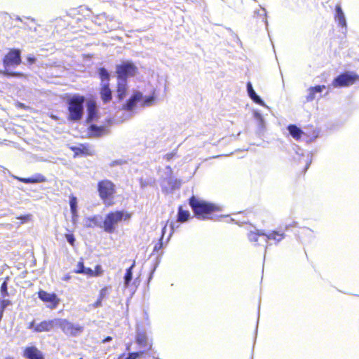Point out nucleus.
<instances>
[{
    "instance_id": "obj_1",
    "label": "nucleus",
    "mask_w": 359,
    "mask_h": 359,
    "mask_svg": "<svg viewBox=\"0 0 359 359\" xmlns=\"http://www.w3.org/2000/svg\"><path fill=\"white\" fill-rule=\"evenodd\" d=\"M4 69L1 74L6 77L25 78L26 74L21 72L10 71L11 68H15L22 63L21 51L18 48H11L5 54L2 59Z\"/></svg>"
},
{
    "instance_id": "obj_2",
    "label": "nucleus",
    "mask_w": 359,
    "mask_h": 359,
    "mask_svg": "<svg viewBox=\"0 0 359 359\" xmlns=\"http://www.w3.org/2000/svg\"><path fill=\"white\" fill-rule=\"evenodd\" d=\"M189 205L191 207L195 215L200 219H210L221 211V208L217 205L200 201L194 196L189 198Z\"/></svg>"
},
{
    "instance_id": "obj_3",
    "label": "nucleus",
    "mask_w": 359,
    "mask_h": 359,
    "mask_svg": "<svg viewBox=\"0 0 359 359\" xmlns=\"http://www.w3.org/2000/svg\"><path fill=\"white\" fill-rule=\"evenodd\" d=\"M65 97H67V119L73 122L80 121L83 114V104L86 100L85 97L79 94H74L72 96L66 95Z\"/></svg>"
},
{
    "instance_id": "obj_4",
    "label": "nucleus",
    "mask_w": 359,
    "mask_h": 359,
    "mask_svg": "<svg viewBox=\"0 0 359 359\" xmlns=\"http://www.w3.org/2000/svg\"><path fill=\"white\" fill-rule=\"evenodd\" d=\"M97 191L99 198L106 207H111L115 204V195L116 187L115 184L107 179L98 181Z\"/></svg>"
},
{
    "instance_id": "obj_5",
    "label": "nucleus",
    "mask_w": 359,
    "mask_h": 359,
    "mask_svg": "<svg viewBox=\"0 0 359 359\" xmlns=\"http://www.w3.org/2000/svg\"><path fill=\"white\" fill-rule=\"evenodd\" d=\"M131 213L124 210L109 212L104 217L102 228L108 233L115 232L116 225L122 220L126 221L131 218Z\"/></svg>"
},
{
    "instance_id": "obj_6",
    "label": "nucleus",
    "mask_w": 359,
    "mask_h": 359,
    "mask_svg": "<svg viewBox=\"0 0 359 359\" xmlns=\"http://www.w3.org/2000/svg\"><path fill=\"white\" fill-rule=\"evenodd\" d=\"M359 81V76L353 72H345L337 76L332 81L334 88L348 87Z\"/></svg>"
},
{
    "instance_id": "obj_7",
    "label": "nucleus",
    "mask_w": 359,
    "mask_h": 359,
    "mask_svg": "<svg viewBox=\"0 0 359 359\" xmlns=\"http://www.w3.org/2000/svg\"><path fill=\"white\" fill-rule=\"evenodd\" d=\"M137 67L132 62H123L116 67L117 79L127 81L128 77H132L137 73Z\"/></svg>"
},
{
    "instance_id": "obj_8",
    "label": "nucleus",
    "mask_w": 359,
    "mask_h": 359,
    "mask_svg": "<svg viewBox=\"0 0 359 359\" xmlns=\"http://www.w3.org/2000/svg\"><path fill=\"white\" fill-rule=\"evenodd\" d=\"M56 327H57V318L42 320L36 325H34V321L33 320L28 325V328L32 329L34 332H50Z\"/></svg>"
},
{
    "instance_id": "obj_9",
    "label": "nucleus",
    "mask_w": 359,
    "mask_h": 359,
    "mask_svg": "<svg viewBox=\"0 0 359 359\" xmlns=\"http://www.w3.org/2000/svg\"><path fill=\"white\" fill-rule=\"evenodd\" d=\"M57 327L65 334L71 336H76L83 331V327L81 325H74L66 319L57 318Z\"/></svg>"
},
{
    "instance_id": "obj_10",
    "label": "nucleus",
    "mask_w": 359,
    "mask_h": 359,
    "mask_svg": "<svg viewBox=\"0 0 359 359\" xmlns=\"http://www.w3.org/2000/svg\"><path fill=\"white\" fill-rule=\"evenodd\" d=\"M135 341L137 346L145 351V353L152 351L153 342L149 339L147 332L143 330H137L135 334Z\"/></svg>"
},
{
    "instance_id": "obj_11",
    "label": "nucleus",
    "mask_w": 359,
    "mask_h": 359,
    "mask_svg": "<svg viewBox=\"0 0 359 359\" xmlns=\"http://www.w3.org/2000/svg\"><path fill=\"white\" fill-rule=\"evenodd\" d=\"M69 149L73 151L74 157H87L95 154L93 147L89 143H80L77 146H69Z\"/></svg>"
},
{
    "instance_id": "obj_12",
    "label": "nucleus",
    "mask_w": 359,
    "mask_h": 359,
    "mask_svg": "<svg viewBox=\"0 0 359 359\" xmlns=\"http://www.w3.org/2000/svg\"><path fill=\"white\" fill-rule=\"evenodd\" d=\"M38 297L42 302L46 304L47 307L50 309H55L60 303V299L53 292L49 293L45 290H40L38 292Z\"/></svg>"
},
{
    "instance_id": "obj_13",
    "label": "nucleus",
    "mask_w": 359,
    "mask_h": 359,
    "mask_svg": "<svg viewBox=\"0 0 359 359\" xmlns=\"http://www.w3.org/2000/svg\"><path fill=\"white\" fill-rule=\"evenodd\" d=\"M22 355L26 359H45L43 353L34 346L25 347Z\"/></svg>"
},
{
    "instance_id": "obj_14",
    "label": "nucleus",
    "mask_w": 359,
    "mask_h": 359,
    "mask_svg": "<svg viewBox=\"0 0 359 359\" xmlns=\"http://www.w3.org/2000/svg\"><path fill=\"white\" fill-rule=\"evenodd\" d=\"M100 95L103 103L107 104L112 100V92L109 83L101 85L100 88Z\"/></svg>"
},
{
    "instance_id": "obj_15",
    "label": "nucleus",
    "mask_w": 359,
    "mask_h": 359,
    "mask_svg": "<svg viewBox=\"0 0 359 359\" xmlns=\"http://www.w3.org/2000/svg\"><path fill=\"white\" fill-rule=\"evenodd\" d=\"M142 99V93L140 91H135L133 95L127 100L123 105V109L126 111H131L136 105V102Z\"/></svg>"
},
{
    "instance_id": "obj_16",
    "label": "nucleus",
    "mask_w": 359,
    "mask_h": 359,
    "mask_svg": "<svg viewBox=\"0 0 359 359\" xmlns=\"http://www.w3.org/2000/svg\"><path fill=\"white\" fill-rule=\"evenodd\" d=\"M88 116L87 121L92 122L97 117V104L94 100H89L87 102Z\"/></svg>"
},
{
    "instance_id": "obj_17",
    "label": "nucleus",
    "mask_w": 359,
    "mask_h": 359,
    "mask_svg": "<svg viewBox=\"0 0 359 359\" xmlns=\"http://www.w3.org/2000/svg\"><path fill=\"white\" fill-rule=\"evenodd\" d=\"M107 133V128L104 126L90 125L88 128L89 137H99Z\"/></svg>"
},
{
    "instance_id": "obj_18",
    "label": "nucleus",
    "mask_w": 359,
    "mask_h": 359,
    "mask_svg": "<svg viewBox=\"0 0 359 359\" xmlns=\"http://www.w3.org/2000/svg\"><path fill=\"white\" fill-rule=\"evenodd\" d=\"M116 92L118 100L122 101L126 97L128 92L127 81L118 80Z\"/></svg>"
},
{
    "instance_id": "obj_19",
    "label": "nucleus",
    "mask_w": 359,
    "mask_h": 359,
    "mask_svg": "<svg viewBox=\"0 0 359 359\" xmlns=\"http://www.w3.org/2000/svg\"><path fill=\"white\" fill-rule=\"evenodd\" d=\"M17 180L19 182L25 183V184H36V183H41L47 181L46 177L42 174H36L31 177H17Z\"/></svg>"
},
{
    "instance_id": "obj_20",
    "label": "nucleus",
    "mask_w": 359,
    "mask_h": 359,
    "mask_svg": "<svg viewBox=\"0 0 359 359\" xmlns=\"http://www.w3.org/2000/svg\"><path fill=\"white\" fill-rule=\"evenodd\" d=\"M311 164V160L308 157H299L294 161V165L300 172L304 173Z\"/></svg>"
},
{
    "instance_id": "obj_21",
    "label": "nucleus",
    "mask_w": 359,
    "mask_h": 359,
    "mask_svg": "<svg viewBox=\"0 0 359 359\" xmlns=\"http://www.w3.org/2000/svg\"><path fill=\"white\" fill-rule=\"evenodd\" d=\"M290 135L296 140H299L303 135L309 136L306 133L298 128L296 125L290 124L287 126Z\"/></svg>"
},
{
    "instance_id": "obj_22",
    "label": "nucleus",
    "mask_w": 359,
    "mask_h": 359,
    "mask_svg": "<svg viewBox=\"0 0 359 359\" xmlns=\"http://www.w3.org/2000/svg\"><path fill=\"white\" fill-rule=\"evenodd\" d=\"M325 89V86L318 85L313 87H310L308 89V95L306 96V102H311L316 98V93H320Z\"/></svg>"
},
{
    "instance_id": "obj_23",
    "label": "nucleus",
    "mask_w": 359,
    "mask_h": 359,
    "mask_svg": "<svg viewBox=\"0 0 359 359\" xmlns=\"http://www.w3.org/2000/svg\"><path fill=\"white\" fill-rule=\"evenodd\" d=\"M262 236H264L266 240H272L276 243H278L285 238L284 232L280 231H272L269 233H262Z\"/></svg>"
},
{
    "instance_id": "obj_24",
    "label": "nucleus",
    "mask_w": 359,
    "mask_h": 359,
    "mask_svg": "<svg viewBox=\"0 0 359 359\" xmlns=\"http://www.w3.org/2000/svg\"><path fill=\"white\" fill-rule=\"evenodd\" d=\"M336 13L334 15V20L338 22L339 25L342 27H346V21L345 15L339 4L335 6Z\"/></svg>"
},
{
    "instance_id": "obj_25",
    "label": "nucleus",
    "mask_w": 359,
    "mask_h": 359,
    "mask_svg": "<svg viewBox=\"0 0 359 359\" xmlns=\"http://www.w3.org/2000/svg\"><path fill=\"white\" fill-rule=\"evenodd\" d=\"M247 90L249 97L253 100V102L258 104H263L262 100L256 94L250 81L247 83Z\"/></svg>"
},
{
    "instance_id": "obj_26",
    "label": "nucleus",
    "mask_w": 359,
    "mask_h": 359,
    "mask_svg": "<svg viewBox=\"0 0 359 359\" xmlns=\"http://www.w3.org/2000/svg\"><path fill=\"white\" fill-rule=\"evenodd\" d=\"M189 211L184 210L182 206H180L178 208L177 222L181 223L185 222L189 219Z\"/></svg>"
},
{
    "instance_id": "obj_27",
    "label": "nucleus",
    "mask_w": 359,
    "mask_h": 359,
    "mask_svg": "<svg viewBox=\"0 0 359 359\" xmlns=\"http://www.w3.org/2000/svg\"><path fill=\"white\" fill-rule=\"evenodd\" d=\"M88 271V276L89 277H97L100 276L103 274L104 270L102 269V267L101 265L97 264L95 266L94 270L89 268V270Z\"/></svg>"
},
{
    "instance_id": "obj_28",
    "label": "nucleus",
    "mask_w": 359,
    "mask_h": 359,
    "mask_svg": "<svg viewBox=\"0 0 359 359\" xmlns=\"http://www.w3.org/2000/svg\"><path fill=\"white\" fill-rule=\"evenodd\" d=\"M89 270V268H86L84 266V262L83 258H80V260L79 261L77 264V267L74 270V273L77 274H85L88 276V271Z\"/></svg>"
},
{
    "instance_id": "obj_29",
    "label": "nucleus",
    "mask_w": 359,
    "mask_h": 359,
    "mask_svg": "<svg viewBox=\"0 0 359 359\" xmlns=\"http://www.w3.org/2000/svg\"><path fill=\"white\" fill-rule=\"evenodd\" d=\"M70 210L73 216L77 214V198L74 195L69 196Z\"/></svg>"
},
{
    "instance_id": "obj_30",
    "label": "nucleus",
    "mask_w": 359,
    "mask_h": 359,
    "mask_svg": "<svg viewBox=\"0 0 359 359\" xmlns=\"http://www.w3.org/2000/svg\"><path fill=\"white\" fill-rule=\"evenodd\" d=\"M98 74L101 81H107V83H109V81L110 80V75L104 67L99 68Z\"/></svg>"
},
{
    "instance_id": "obj_31",
    "label": "nucleus",
    "mask_w": 359,
    "mask_h": 359,
    "mask_svg": "<svg viewBox=\"0 0 359 359\" xmlns=\"http://www.w3.org/2000/svg\"><path fill=\"white\" fill-rule=\"evenodd\" d=\"M134 266H135V262L128 269H126V272L124 276V282H125V285L126 286L129 285V284L133 278L132 270H133V268L134 267Z\"/></svg>"
},
{
    "instance_id": "obj_32",
    "label": "nucleus",
    "mask_w": 359,
    "mask_h": 359,
    "mask_svg": "<svg viewBox=\"0 0 359 359\" xmlns=\"http://www.w3.org/2000/svg\"><path fill=\"white\" fill-rule=\"evenodd\" d=\"M9 280V277H6L4 281L1 283L0 291L1 295L2 297H6L8 296V280Z\"/></svg>"
},
{
    "instance_id": "obj_33",
    "label": "nucleus",
    "mask_w": 359,
    "mask_h": 359,
    "mask_svg": "<svg viewBox=\"0 0 359 359\" xmlns=\"http://www.w3.org/2000/svg\"><path fill=\"white\" fill-rule=\"evenodd\" d=\"M262 233H263L251 231L248 236V240L252 243H257L259 241V237L263 236Z\"/></svg>"
},
{
    "instance_id": "obj_34",
    "label": "nucleus",
    "mask_w": 359,
    "mask_h": 359,
    "mask_svg": "<svg viewBox=\"0 0 359 359\" xmlns=\"http://www.w3.org/2000/svg\"><path fill=\"white\" fill-rule=\"evenodd\" d=\"M145 354V351H140L136 352L129 353L128 357L126 359H139L142 355ZM121 356L118 359H121Z\"/></svg>"
},
{
    "instance_id": "obj_35",
    "label": "nucleus",
    "mask_w": 359,
    "mask_h": 359,
    "mask_svg": "<svg viewBox=\"0 0 359 359\" xmlns=\"http://www.w3.org/2000/svg\"><path fill=\"white\" fill-rule=\"evenodd\" d=\"M155 102V96L154 95H150L146 97L142 104V107H149L152 105Z\"/></svg>"
},
{
    "instance_id": "obj_36",
    "label": "nucleus",
    "mask_w": 359,
    "mask_h": 359,
    "mask_svg": "<svg viewBox=\"0 0 359 359\" xmlns=\"http://www.w3.org/2000/svg\"><path fill=\"white\" fill-rule=\"evenodd\" d=\"M65 237L72 246H74L76 239L74 235L72 233H66Z\"/></svg>"
},
{
    "instance_id": "obj_37",
    "label": "nucleus",
    "mask_w": 359,
    "mask_h": 359,
    "mask_svg": "<svg viewBox=\"0 0 359 359\" xmlns=\"http://www.w3.org/2000/svg\"><path fill=\"white\" fill-rule=\"evenodd\" d=\"M16 219L22 220V222H27L32 219V215L27 214L25 215H20L16 217Z\"/></svg>"
},
{
    "instance_id": "obj_38",
    "label": "nucleus",
    "mask_w": 359,
    "mask_h": 359,
    "mask_svg": "<svg viewBox=\"0 0 359 359\" xmlns=\"http://www.w3.org/2000/svg\"><path fill=\"white\" fill-rule=\"evenodd\" d=\"M107 294V287L104 286L99 292V298L104 299Z\"/></svg>"
},
{
    "instance_id": "obj_39",
    "label": "nucleus",
    "mask_w": 359,
    "mask_h": 359,
    "mask_svg": "<svg viewBox=\"0 0 359 359\" xmlns=\"http://www.w3.org/2000/svg\"><path fill=\"white\" fill-rule=\"evenodd\" d=\"M163 236L162 235L161 238L159 239V241L155 244V245L154 247V251L157 252L163 248V242H162Z\"/></svg>"
},
{
    "instance_id": "obj_40",
    "label": "nucleus",
    "mask_w": 359,
    "mask_h": 359,
    "mask_svg": "<svg viewBox=\"0 0 359 359\" xmlns=\"http://www.w3.org/2000/svg\"><path fill=\"white\" fill-rule=\"evenodd\" d=\"M177 156V150H175V151H172V152H170V153H168V154H166L164 156V157H163V158H164L166 161H170L171 159H172V158H173L175 156Z\"/></svg>"
},
{
    "instance_id": "obj_41",
    "label": "nucleus",
    "mask_w": 359,
    "mask_h": 359,
    "mask_svg": "<svg viewBox=\"0 0 359 359\" xmlns=\"http://www.w3.org/2000/svg\"><path fill=\"white\" fill-rule=\"evenodd\" d=\"M102 300L103 299L98 297L97 299L93 304V307L97 308L101 306L102 304Z\"/></svg>"
},
{
    "instance_id": "obj_42",
    "label": "nucleus",
    "mask_w": 359,
    "mask_h": 359,
    "mask_svg": "<svg viewBox=\"0 0 359 359\" xmlns=\"http://www.w3.org/2000/svg\"><path fill=\"white\" fill-rule=\"evenodd\" d=\"M1 308L0 310H3V311H4V309L10 304V301L8 300V299H4L2 302H1Z\"/></svg>"
},
{
    "instance_id": "obj_43",
    "label": "nucleus",
    "mask_w": 359,
    "mask_h": 359,
    "mask_svg": "<svg viewBox=\"0 0 359 359\" xmlns=\"http://www.w3.org/2000/svg\"><path fill=\"white\" fill-rule=\"evenodd\" d=\"M27 61L29 65H32L35 62L36 58L34 56L29 55L27 57Z\"/></svg>"
},
{
    "instance_id": "obj_44",
    "label": "nucleus",
    "mask_w": 359,
    "mask_h": 359,
    "mask_svg": "<svg viewBox=\"0 0 359 359\" xmlns=\"http://www.w3.org/2000/svg\"><path fill=\"white\" fill-rule=\"evenodd\" d=\"M111 340H112V337L110 336H107L105 338H104L102 341V343H106V342H109Z\"/></svg>"
},
{
    "instance_id": "obj_45",
    "label": "nucleus",
    "mask_w": 359,
    "mask_h": 359,
    "mask_svg": "<svg viewBox=\"0 0 359 359\" xmlns=\"http://www.w3.org/2000/svg\"><path fill=\"white\" fill-rule=\"evenodd\" d=\"M311 136H312V137H314V138L318 136V133H317V132L315 130H313V133H312Z\"/></svg>"
},
{
    "instance_id": "obj_46",
    "label": "nucleus",
    "mask_w": 359,
    "mask_h": 359,
    "mask_svg": "<svg viewBox=\"0 0 359 359\" xmlns=\"http://www.w3.org/2000/svg\"><path fill=\"white\" fill-rule=\"evenodd\" d=\"M18 107H20V108H25V106L24 104L22 103H20V102H18V104H17Z\"/></svg>"
},
{
    "instance_id": "obj_47",
    "label": "nucleus",
    "mask_w": 359,
    "mask_h": 359,
    "mask_svg": "<svg viewBox=\"0 0 359 359\" xmlns=\"http://www.w3.org/2000/svg\"><path fill=\"white\" fill-rule=\"evenodd\" d=\"M5 359H12L11 357H6Z\"/></svg>"
},
{
    "instance_id": "obj_48",
    "label": "nucleus",
    "mask_w": 359,
    "mask_h": 359,
    "mask_svg": "<svg viewBox=\"0 0 359 359\" xmlns=\"http://www.w3.org/2000/svg\"><path fill=\"white\" fill-rule=\"evenodd\" d=\"M129 349H130V346H127V350H129Z\"/></svg>"
},
{
    "instance_id": "obj_49",
    "label": "nucleus",
    "mask_w": 359,
    "mask_h": 359,
    "mask_svg": "<svg viewBox=\"0 0 359 359\" xmlns=\"http://www.w3.org/2000/svg\"><path fill=\"white\" fill-rule=\"evenodd\" d=\"M79 359H83L82 358H80Z\"/></svg>"
}]
</instances>
